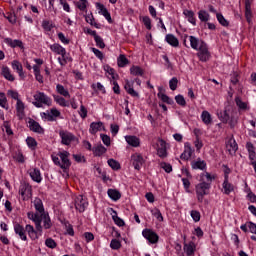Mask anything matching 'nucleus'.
Masks as SVG:
<instances>
[{
  "mask_svg": "<svg viewBox=\"0 0 256 256\" xmlns=\"http://www.w3.org/2000/svg\"><path fill=\"white\" fill-rule=\"evenodd\" d=\"M218 119L227 125L229 124L230 129H235L237 123H239V114L237 109L232 106H226L224 111L217 112Z\"/></svg>",
  "mask_w": 256,
  "mask_h": 256,
  "instance_id": "f257e3e1",
  "label": "nucleus"
},
{
  "mask_svg": "<svg viewBox=\"0 0 256 256\" xmlns=\"http://www.w3.org/2000/svg\"><path fill=\"white\" fill-rule=\"evenodd\" d=\"M27 217L30 221H33L40 235L43 233V227L44 229H51V218L49 217V213L46 212L45 214H39L30 211L27 213ZM42 223L43 226L41 225Z\"/></svg>",
  "mask_w": 256,
  "mask_h": 256,
  "instance_id": "f03ea898",
  "label": "nucleus"
},
{
  "mask_svg": "<svg viewBox=\"0 0 256 256\" xmlns=\"http://www.w3.org/2000/svg\"><path fill=\"white\" fill-rule=\"evenodd\" d=\"M33 97L34 101L32 102V105L37 109L43 108V105H46V107H51V105H53V99L45 94V92L37 91Z\"/></svg>",
  "mask_w": 256,
  "mask_h": 256,
  "instance_id": "7ed1b4c3",
  "label": "nucleus"
},
{
  "mask_svg": "<svg viewBox=\"0 0 256 256\" xmlns=\"http://www.w3.org/2000/svg\"><path fill=\"white\" fill-rule=\"evenodd\" d=\"M200 181L201 182L195 186V191L198 203H203L205 196L209 195L211 183L206 182L205 179H200Z\"/></svg>",
  "mask_w": 256,
  "mask_h": 256,
  "instance_id": "20e7f679",
  "label": "nucleus"
},
{
  "mask_svg": "<svg viewBox=\"0 0 256 256\" xmlns=\"http://www.w3.org/2000/svg\"><path fill=\"white\" fill-rule=\"evenodd\" d=\"M8 97H11L16 103L17 117L21 120L25 118V103L19 99V93L15 90H8Z\"/></svg>",
  "mask_w": 256,
  "mask_h": 256,
  "instance_id": "39448f33",
  "label": "nucleus"
},
{
  "mask_svg": "<svg viewBox=\"0 0 256 256\" xmlns=\"http://www.w3.org/2000/svg\"><path fill=\"white\" fill-rule=\"evenodd\" d=\"M196 51H198L197 57L202 63H207V61L211 59V52H209V46L207 45V42L201 40L200 46Z\"/></svg>",
  "mask_w": 256,
  "mask_h": 256,
  "instance_id": "423d86ee",
  "label": "nucleus"
},
{
  "mask_svg": "<svg viewBox=\"0 0 256 256\" xmlns=\"http://www.w3.org/2000/svg\"><path fill=\"white\" fill-rule=\"evenodd\" d=\"M59 137L61 139L62 145H66V146L71 145L73 141H77V137L73 133L67 130H60Z\"/></svg>",
  "mask_w": 256,
  "mask_h": 256,
  "instance_id": "0eeeda50",
  "label": "nucleus"
},
{
  "mask_svg": "<svg viewBox=\"0 0 256 256\" xmlns=\"http://www.w3.org/2000/svg\"><path fill=\"white\" fill-rule=\"evenodd\" d=\"M142 236L144 237V239H147L148 243H150L151 245L159 243V234H157L152 229L145 228L142 231Z\"/></svg>",
  "mask_w": 256,
  "mask_h": 256,
  "instance_id": "6e6552de",
  "label": "nucleus"
},
{
  "mask_svg": "<svg viewBox=\"0 0 256 256\" xmlns=\"http://www.w3.org/2000/svg\"><path fill=\"white\" fill-rule=\"evenodd\" d=\"M131 163L136 171H141V168L145 165V158L140 153H134L131 155Z\"/></svg>",
  "mask_w": 256,
  "mask_h": 256,
  "instance_id": "1a4fd4ad",
  "label": "nucleus"
},
{
  "mask_svg": "<svg viewBox=\"0 0 256 256\" xmlns=\"http://www.w3.org/2000/svg\"><path fill=\"white\" fill-rule=\"evenodd\" d=\"M89 207V202L87 198H84L83 195H79L75 199V209L79 213H85V210Z\"/></svg>",
  "mask_w": 256,
  "mask_h": 256,
  "instance_id": "9d476101",
  "label": "nucleus"
},
{
  "mask_svg": "<svg viewBox=\"0 0 256 256\" xmlns=\"http://www.w3.org/2000/svg\"><path fill=\"white\" fill-rule=\"evenodd\" d=\"M27 123L30 131H33V133H38V135L45 134V129H43L41 124H39V122L35 121L33 118H29Z\"/></svg>",
  "mask_w": 256,
  "mask_h": 256,
  "instance_id": "9b49d317",
  "label": "nucleus"
},
{
  "mask_svg": "<svg viewBox=\"0 0 256 256\" xmlns=\"http://www.w3.org/2000/svg\"><path fill=\"white\" fill-rule=\"evenodd\" d=\"M41 117L47 119V121H57V117H61V112L57 108H51L50 113L42 112Z\"/></svg>",
  "mask_w": 256,
  "mask_h": 256,
  "instance_id": "f8f14e48",
  "label": "nucleus"
},
{
  "mask_svg": "<svg viewBox=\"0 0 256 256\" xmlns=\"http://www.w3.org/2000/svg\"><path fill=\"white\" fill-rule=\"evenodd\" d=\"M71 154L68 151H62L59 153V157L62 162H60L61 169H69L71 167V160H69V156Z\"/></svg>",
  "mask_w": 256,
  "mask_h": 256,
  "instance_id": "ddd939ff",
  "label": "nucleus"
},
{
  "mask_svg": "<svg viewBox=\"0 0 256 256\" xmlns=\"http://www.w3.org/2000/svg\"><path fill=\"white\" fill-rule=\"evenodd\" d=\"M28 175L34 183H41V181H43V176L41 175V170H39V168H30L28 170Z\"/></svg>",
  "mask_w": 256,
  "mask_h": 256,
  "instance_id": "4468645a",
  "label": "nucleus"
},
{
  "mask_svg": "<svg viewBox=\"0 0 256 256\" xmlns=\"http://www.w3.org/2000/svg\"><path fill=\"white\" fill-rule=\"evenodd\" d=\"M157 155L160 157V159H166V157L169 155L167 153V142L165 140L160 139L159 140V146L157 148Z\"/></svg>",
  "mask_w": 256,
  "mask_h": 256,
  "instance_id": "2eb2a0df",
  "label": "nucleus"
},
{
  "mask_svg": "<svg viewBox=\"0 0 256 256\" xmlns=\"http://www.w3.org/2000/svg\"><path fill=\"white\" fill-rule=\"evenodd\" d=\"M25 229H26V233H28V236L30 237V239L32 241H37V239H39V237H41V232H39L37 229L35 230L33 225L27 224L25 226Z\"/></svg>",
  "mask_w": 256,
  "mask_h": 256,
  "instance_id": "dca6fc26",
  "label": "nucleus"
},
{
  "mask_svg": "<svg viewBox=\"0 0 256 256\" xmlns=\"http://www.w3.org/2000/svg\"><path fill=\"white\" fill-rule=\"evenodd\" d=\"M14 232L18 237L21 239V241H27V230L23 225L16 223L14 224Z\"/></svg>",
  "mask_w": 256,
  "mask_h": 256,
  "instance_id": "f3484780",
  "label": "nucleus"
},
{
  "mask_svg": "<svg viewBox=\"0 0 256 256\" xmlns=\"http://www.w3.org/2000/svg\"><path fill=\"white\" fill-rule=\"evenodd\" d=\"M96 7L99 10L100 15H103V17H105L108 23H113V19L111 18V13H109V10H107L105 5L101 3H96Z\"/></svg>",
  "mask_w": 256,
  "mask_h": 256,
  "instance_id": "a211bd4d",
  "label": "nucleus"
},
{
  "mask_svg": "<svg viewBox=\"0 0 256 256\" xmlns=\"http://www.w3.org/2000/svg\"><path fill=\"white\" fill-rule=\"evenodd\" d=\"M133 85H135V81H125L124 89L130 95L131 97H139V93L135 91L133 88Z\"/></svg>",
  "mask_w": 256,
  "mask_h": 256,
  "instance_id": "6ab92c4d",
  "label": "nucleus"
},
{
  "mask_svg": "<svg viewBox=\"0 0 256 256\" xmlns=\"http://www.w3.org/2000/svg\"><path fill=\"white\" fill-rule=\"evenodd\" d=\"M191 167L194 170L205 171V169H207V162H205V160H201V158H198L197 160H193L191 162Z\"/></svg>",
  "mask_w": 256,
  "mask_h": 256,
  "instance_id": "aec40b11",
  "label": "nucleus"
},
{
  "mask_svg": "<svg viewBox=\"0 0 256 256\" xmlns=\"http://www.w3.org/2000/svg\"><path fill=\"white\" fill-rule=\"evenodd\" d=\"M245 18L247 23L251 25L253 22V11L251 10V0H245Z\"/></svg>",
  "mask_w": 256,
  "mask_h": 256,
  "instance_id": "412c9836",
  "label": "nucleus"
},
{
  "mask_svg": "<svg viewBox=\"0 0 256 256\" xmlns=\"http://www.w3.org/2000/svg\"><path fill=\"white\" fill-rule=\"evenodd\" d=\"M183 249L187 256H194L197 251V245H195V242L190 241L189 243H184Z\"/></svg>",
  "mask_w": 256,
  "mask_h": 256,
  "instance_id": "4be33fe9",
  "label": "nucleus"
},
{
  "mask_svg": "<svg viewBox=\"0 0 256 256\" xmlns=\"http://www.w3.org/2000/svg\"><path fill=\"white\" fill-rule=\"evenodd\" d=\"M34 209L36 210L35 213H38V215H44L45 213V206L43 205V200L41 198L36 197L34 199Z\"/></svg>",
  "mask_w": 256,
  "mask_h": 256,
  "instance_id": "5701e85b",
  "label": "nucleus"
},
{
  "mask_svg": "<svg viewBox=\"0 0 256 256\" xmlns=\"http://www.w3.org/2000/svg\"><path fill=\"white\" fill-rule=\"evenodd\" d=\"M4 43H6V45H9V47H11L12 49H15V47H19V49H25V46L23 45V41L21 40H13L11 38H5L4 39Z\"/></svg>",
  "mask_w": 256,
  "mask_h": 256,
  "instance_id": "b1692460",
  "label": "nucleus"
},
{
  "mask_svg": "<svg viewBox=\"0 0 256 256\" xmlns=\"http://www.w3.org/2000/svg\"><path fill=\"white\" fill-rule=\"evenodd\" d=\"M226 148L228 149L230 155H235V153H237V149H239V146L237 145V141H235V138H230L228 140Z\"/></svg>",
  "mask_w": 256,
  "mask_h": 256,
  "instance_id": "393cba45",
  "label": "nucleus"
},
{
  "mask_svg": "<svg viewBox=\"0 0 256 256\" xmlns=\"http://www.w3.org/2000/svg\"><path fill=\"white\" fill-rule=\"evenodd\" d=\"M50 50L53 53H56V55H61V57L67 55V50L59 43H54L50 45Z\"/></svg>",
  "mask_w": 256,
  "mask_h": 256,
  "instance_id": "a878e982",
  "label": "nucleus"
},
{
  "mask_svg": "<svg viewBox=\"0 0 256 256\" xmlns=\"http://www.w3.org/2000/svg\"><path fill=\"white\" fill-rule=\"evenodd\" d=\"M192 155H193V150L191 149V144L186 143L184 145V152L180 155V159H182L183 161H189Z\"/></svg>",
  "mask_w": 256,
  "mask_h": 256,
  "instance_id": "bb28decb",
  "label": "nucleus"
},
{
  "mask_svg": "<svg viewBox=\"0 0 256 256\" xmlns=\"http://www.w3.org/2000/svg\"><path fill=\"white\" fill-rule=\"evenodd\" d=\"M125 141L130 147H139L141 145V140L137 136L127 135L125 136Z\"/></svg>",
  "mask_w": 256,
  "mask_h": 256,
  "instance_id": "cd10ccee",
  "label": "nucleus"
},
{
  "mask_svg": "<svg viewBox=\"0 0 256 256\" xmlns=\"http://www.w3.org/2000/svg\"><path fill=\"white\" fill-rule=\"evenodd\" d=\"M222 189L224 195H231L235 191V186L229 182V180H224L222 183Z\"/></svg>",
  "mask_w": 256,
  "mask_h": 256,
  "instance_id": "c85d7f7f",
  "label": "nucleus"
},
{
  "mask_svg": "<svg viewBox=\"0 0 256 256\" xmlns=\"http://www.w3.org/2000/svg\"><path fill=\"white\" fill-rule=\"evenodd\" d=\"M103 129V122H92L90 124L89 133L91 135H96L98 131H101Z\"/></svg>",
  "mask_w": 256,
  "mask_h": 256,
  "instance_id": "c756f323",
  "label": "nucleus"
},
{
  "mask_svg": "<svg viewBox=\"0 0 256 256\" xmlns=\"http://www.w3.org/2000/svg\"><path fill=\"white\" fill-rule=\"evenodd\" d=\"M165 41L168 45H171V47H179V39L173 34H167L165 36Z\"/></svg>",
  "mask_w": 256,
  "mask_h": 256,
  "instance_id": "7c9ffc66",
  "label": "nucleus"
},
{
  "mask_svg": "<svg viewBox=\"0 0 256 256\" xmlns=\"http://www.w3.org/2000/svg\"><path fill=\"white\" fill-rule=\"evenodd\" d=\"M130 74H132L134 77H143V75H145V70H143V68L140 66L133 65L130 67Z\"/></svg>",
  "mask_w": 256,
  "mask_h": 256,
  "instance_id": "2f4dec72",
  "label": "nucleus"
},
{
  "mask_svg": "<svg viewBox=\"0 0 256 256\" xmlns=\"http://www.w3.org/2000/svg\"><path fill=\"white\" fill-rule=\"evenodd\" d=\"M183 15H185V17H187L188 22L191 23L194 27L195 25H197V19L195 18V12H193L192 10H184L183 11Z\"/></svg>",
  "mask_w": 256,
  "mask_h": 256,
  "instance_id": "473e14b6",
  "label": "nucleus"
},
{
  "mask_svg": "<svg viewBox=\"0 0 256 256\" xmlns=\"http://www.w3.org/2000/svg\"><path fill=\"white\" fill-rule=\"evenodd\" d=\"M92 152L94 153L95 157H102V155H105V153H107V148H105L103 144H100L96 147H93Z\"/></svg>",
  "mask_w": 256,
  "mask_h": 256,
  "instance_id": "72a5a7b5",
  "label": "nucleus"
},
{
  "mask_svg": "<svg viewBox=\"0 0 256 256\" xmlns=\"http://www.w3.org/2000/svg\"><path fill=\"white\" fill-rule=\"evenodd\" d=\"M12 69H14V71H17L19 77H25V74L23 73V65L21 64V62L14 60L12 62Z\"/></svg>",
  "mask_w": 256,
  "mask_h": 256,
  "instance_id": "f704fd0d",
  "label": "nucleus"
},
{
  "mask_svg": "<svg viewBox=\"0 0 256 256\" xmlns=\"http://www.w3.org/2000/svg\"><path fill=\"white\" fill-rule=\"evenodd\" d=\"M107 193L112 201H119V199H121V192L117 189H108Z\"/></svg>",
  "mask_w": 256,
  "mask_h": 256,
  "instance_id": "c9c22d12",
  "label": "nucleus"
},
{
  "mask_svg": "<svg viewBox=\"0 0 256 256\" xmlns=\"http://www.w3.org/2000/svg\"><path fill=\"white\" fill-rule=\"evenodd\" d=\"M201 119L204 125H211L213 123V118L211 117V113L209 111L204 110L201 114Z\"/></svg>",
  "mask_w": 256,
  "mask_h": 256,
  "instance_id": "e433bc0d",
  "label": "nucleus"
},
{
  "mask_svg": "<svg viewBox=\"0 0 256 256\" xmlns=\"http://www.w3.org/2000/svg\"><path fill=\"white\" fill-rule=\"evenodd\" d=\"M189 41H190V47H192L194 51H197V49H199V47L201 46L202 40H199V38L195 36H189Z\"/></svg>",
  "mask_w": 256,
  "mask_h": 256,
  "instance_id": "4c0bfd02",
  "label": "nucleus"
},
{
  "mask_svg": "<svg viewBox=\"0 0 256 256\" xmlns=\"http://www.w3.org/2000/svg\"><path fill=\"white\" fill-rule=\"evenodd\" d=\"M2 75L7 79V81H15V76L11 74V69H9L7 66L2 67Z\"/></svg>",
  "mask_w": 256,
  "mask_h": 256,
  "instance_id": "58836bf2",
  "label": "nucleus"
},
{
  "mask_svg": "<svg viewBox=\"0 0 256 256\" xmlns=\"http://www.w3.org/2000/svg\"><path fill=\"white\" fill-rule=\"evenodd\" d=\"M56 91L59 95H62V97H71V94H69V90L65 89L64 85L57 84Z\"/></svg>",
  "mask_w": 256,
  "mask_h": 256,
  "instance_id": "ea45409f",
  "label": "nucleus"
},
{
  "mask_svg": "<svg viewBox=\"0 0 256 256\" xmlns=\"http://www.w3.org/2000/svg\"><path fill=\"white\" fill-rule=\"evenodd\" d=\"M158 98L161 99L163 103H167V105H175V101L167 96V94H163L161 92L158 93Z\"/></svg>",
  "mask_w": 256,
  "mask_h": 256,
  "instance_id": "a19ab883",
  "label": "nucleus"
},
{
  "mask_svg": "<svg viewBox=\"0 0 256 256\" xmlns=\"http://www.w3.org/2000/svg\"><path fill=\"white\" fill-rule=\"evenodd\" d=\"M33 71H34L36 81H38V83H43V75H41V67L34 65Z\"/></svg>",
  "mask_w": 256,
  "mask_h": 256,
  "instance_id": "79ce46f5",
  "label": "nucleus"
},
{
  "mask_svg": "<svg viewBox=\"0 0 256 256\" xmlns=\"http://www.w3.org/2000/svg\"><path fill=\"white\" fill-rule=\"evenodd\" d=\"M54 101L60 105V107H69V103H67V100L65 98L59 96V95H54L53 96Z\"/></svg>",
  "mask_w": 256,
  "mask_h": 256,
  "instance_id": "37998d69",
  "label": "nucleus"
},
{
  "mask_svg": "<svg viewBox=\"0 0 256 256\" xmlns=\"http://www.w3.org/2000/svg\"><path fill=\"white\" fill-rule=\"evenodd\" d=\"M118 67H126L129 65V59L123 54H120L117 59Z\"/></svg>",
  "mask_w": 256,
  "mask_h": 256,
  "instance_id": "c03bdc74",
  "label": "nucleus"
},
{
  "mask_svg": "<svg viewBox=\"0 0 256 256\" xmlns=\"http://www.w3.org/2000/svg\"><path fill=\"white\" fill-rule=\"evenodd\" d=\"M26 144L28 145L29 149H31V151H35L37 149V140L31 136L26 139Z\"/></svg>",
  "mask_w": 256,
  "mask_h": 256,
  "instance_id": "a18cd8bd",
  "label": "nucleus"
},
{
  "mask_svg": "<svg viewBox=\"0 0 256 256\" xmlns=\"http://www.w3.org/2000/svg\"><path fill=\"white\" fill-rule=\"evenodd\" d=\"M210 15L209 13H207V11L205 10H200L198 12V19H200V21H202L203 23H207V21H209L210 19Z\"/></svg>",
  "mask_w": 256,
  "mask_h": 256,
  "instance_id": "49530a36",
  "label": "nucleus"
},
{
  "mask_svg": "<svg viewBox=\"0 0 256 256\" xmlns=\"http://www.w3.org/2000/svg\"><path fill=\"white\" fill-rule=\"evenodd\" d=\"M19 194L25 199V195L31 194V187L27 184L21 186L19 189Z\"/></svg>",
  "mask_w": 256,
  "mask_h": 256,
  "instance_id": "de8ad7c7",
  "label": "nucleus"
},
{
  "mask_svg": "<svg viewBox=\"0 0 256 256\" xmlns=\"http://www.w3.org/2000/svg\"><path fill=\"white\" fill-rule=\"evenodd\" d=\"M108 165L113 171H119V169H121V164L113 158L108 160Z\"/></svg>",
  "mask_w": 256,
  "mask_h": 256,
  "instance_id": "09e8293b",
  "label": "nucleus"
},
{
  "mask_svg": "<svg viewBox=\"0 0 256 256\" xmlns=\"http://www.w3.org/2000/svg\"><path fill=\"white\" fill-rule=\"evenodd\" d=\"M64 226L66 229V234L69 235L70 237H75V230L73 229V225H71L69 221H65Z\"/></svg>",
  "mask_w": 256,
  "mask_h": 256,
  "instance_id": "8fccbe9b",
  "label": "nucleus"
},
{
  "mask_svg": "<svg viewBox=\"0 0 256 256\" xmlns=\"http://www.w3.org/2000/svg\"><path fill=\"white\" fill-rule=\"evenodd\" d=\"M235 103L240 111H247V104L239 96L235 97Z\"/></svg>",
  "mask_w": 256,
  "mask_h": 256,
  "instance_id": "3c124183",
  "label": "nucleus"
},
{
  "mask_svg": "<svg viewBox=\"0 0 256 256\" xmlns=\"http://www.w3.org/2000/svg\"><path fill=\"white\" fill-rule=\"evenodd\" d=\"M216 19L220 23V25H222V27H229V21L225 19V16H223V14L217 13Z\"/></svg>",
  "mask_w": 256,
  "mask_h": 256,
  "instance_id": "603ef678",
  "label": "nucleus"
},
{
  "mask_svg": "<svg viewBox=\"0 0 256 256\" xmlns=\"http://www.w3.org/2000/svg\"><path fill=\"white\" fill-rule=\"evenodd\" d=\"M151 213L153 217L157 219V221H159L160 223H163L164 218H163V214L161 213V210H159L158 208H155L154 210H151Z\"/></svg>",
  "mask_w": 256,
  "mask_h": 256,
  "instance_id": "864d4df0",
  "label": "nucleus"
},
{
  "mask_svg": "<svg viewBox=\"0 0 256 256\" xmlns=\"http://www.w3.org/2000/svg\"><path fill=\"white\" fill-rule=\"evenodd\" d=\"M115 215L112 216V219L118 227H125V221L121 217L117 216V212H114Z\"/></svg>",
  "mask_w": 256,
  "mask_h": 256,
  "instance_id": "5fc2aeb1",
  "label": "nucleus"
},
{
  "mask_svg": "<svg viewBox=\"0 0 256 256\" xmlns=\"http://www.w3.org/2000/svg\"><path fill=\"white\" fill-rule=\"evenodd\" d=\"M175 101L177 105H180V107H185L187 105V101L185 100V97L181 94H178L175 96Z\"/></svg>",
  "mask_w": 256,
  "mask_h": 256,
  "instance_id": "6e6d98bb",
  "label": "nucleus"
},
{
  "mask_svg": "<svg viewBox=\"0 0 256 256\" xmlns=\"http://www.w3.org/2000/svg\"><path fill=\"white\" fill-rule=\"evenodd\" d=\"M190 216L192 217L194 223H199L201 221V212L197 210H192L190 212Z\"/></svg>",
  "mask_w": 256,
  "mask_h": 256,
  "instance_id": "4d7b16f0",
  "label": "nucleus"
},
{
  "mask_svg": "<svg viewBox=\"0 0 256 256\" xmlns=\"http://www.w3.org/2000/svg\"><path fill=\"white\" fill-rule=\"evenodd\" d=\"M177 85H179V79H177V77H173L169 80V88L171 91H177Z\"/></svg>",
  "mask_w": 256,
  "mask_h": 256,
  "instance_id": "13d9d810",
  "label": "nucleus"
},
{
  "mask_svg": "<svg viewBox=\"0 0 256 256\" xmlns=\"http://www.w3.org/2000/svg\"><path fill=\"white\" fill-rule=\"evenodd\" d=\"M94 41L96 43V47H99V49H105V41H103L101 36H95Z\"/></svg>",
  "mask_w": 256,
  "mask_h": 256,
  "instance_id": "bf43d9fd",
  "label": "nucleus"
},
{
  "mask_svg": "<svg viewBox=\"0 0 256 256\" xmlns=\"http://www.w3.org/2000/svg\"><path fill=\"white\" fill-rule=\"evenodd\" d=\"M53 27H55V26H53V23H51V21H49V20L42 21V28L44 29V31L49 32L53 29Z\"/></svg>",
  "mask_w": 256,
  "mask_h": 256,
  "instance_id": "052dcab7",
  "label": "nucleus"
},
{
  "mask_svg": "<svg viewBox=\"0 0 256 256\" xmlns=\"http://www.w3.org/2000/svg\"><path fill=\"white\" fill-rule=\"evenodd\" d=\"M45 245L48 249H55L57 247V242L53 238H47L45 240Z\"/></svg>",
  "mask_w": 256,
  "mask_h": 256,
  "instance_id": "680f3d73",
  "label": "nucleus"
},
{
  "mask_svg": "<svg viewBox=\"0 0 256 256\" xmlns=\"http://www.w3.org/2000/svg\"><path fill=\"white\" fill-rule=\"evenodd\" d=\"M110 247L114 251H118V249H121V241H119L117 239H112L110 242Z\"/></svg>",
  "mask_w": 256,
  "mask_h": 256,
  "instance_id": "e2e57ef3",
  "label": "nucleus"
},
{
  "mask_svg": "<svg viewBox=\"0 0 256 256\" xmlns=\"http://www.w3.org/2000/svg\"><path fill=\"white\" fill-rule=\"evenodd\" d=\"M203 177H206L205 182L210 183V186H211V183H213V181H215V176L211 175V173H209V172L202 173L201 179H203Z\"/></svg>",
  "mask_w": 256,
  "mask_h": 256,
  "instance_id": "0e129e2a",
  "label": "nucleus"
},
{
  "mask_svg": "<svg viewBox=\"0 0 256 256\" xmlns=\"http://www.w3.org/2000/svg\"><path fill=\"white\" fill-rule=\"evenodd\" d=\"M68 61H72V59L69 58V57L67 56V54H64V55L62 56V58H61V57H58V62H59V64L61 65V67H65V65H67Z\"/></svg>",
  "mask_w": 256,
  "mask_h": 256,
  "instance_id": "69168bd1",
  "label": "nucleus"
},
{
  "mask_svg": "<svg viewBox=\"0 0 256 256\" xmlns=\"http://www.w3.org/2000/svg\"><path fill=\"white\" fill-rule=\"evenodd\" d=\"M160 167L161 169H164L165 173H171L173 171V166L167 162H162Z\"/></svg>",
  "mask_w": 256,
  "mask_h": 256,
  "instance_id": "338daca9",
  "label": "nucleus"
},
{
  "mask_svg": "<svg viewBox=\"0 0 256 256\" xmlns=\"http://www.w3.org/2000/svg\"><path fill=\"white\" fill-rule=\"evenodd\" d=\"M142 22L144 23L146 29H148V31H151V18H149V16H144L142 18Z\"/></svg>",
  "mask_w": 256,
  "mask_h": 256,
  "instance_id": "774afa93",
  "label": "nucleus"
}]
</instances>
